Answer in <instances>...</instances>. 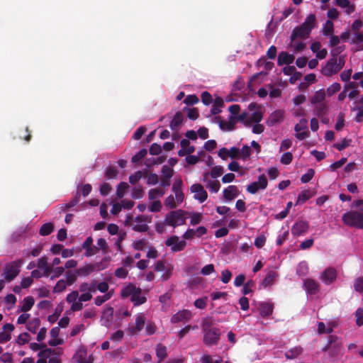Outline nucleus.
I'll return each instance as SVG.
<instances>
[{
  "label": "nucleus",
  "mask_w": 363,
  "mask_h": 363,
  "mask_svg": "<svg viewBox=\"0 0 363 363\" xmlns=\"http://www.w3.org/2000/svg\"><path fill=\"white\" fill-rule=\"evenodd\" d=\"M342 220L344 224L349 227L363 229V212L349 211L342 215Z\"/></svg>",
  "instance_id": "nucleus-1"
},
{
  "label": "nucleus",
  "mask_w": 363,
  "mask_h": 363,
  "mask_svg": "<svg viewBox=\"0 0 363 363\" xmlns=\"http://www.w3.org/2000/svg\"><path fill=\"white\" fill-rule=\"evenodd\" d=\"M186 213H187L186 211L181 209L172 211L166 215L165 223H167L169 226H172L174 228L184 225L186 223Z\"/></svg>",
  "instance_id": "nucleus-2"
},
{
  "label": "nucleus",
  "mask_w": 363,
  "mask_h": 363,
  "mask_svg": "<svg viewBox=\"0 0 363 363\" xmlns=\"http://www.w3.org/2000/svg\"><path fill=\"white\" fill-rule=\"evenodd\" d=\"M22 259H18L5 265L4 277L8 282L13 280L20 273Z\"/></svg>",
  "instance_id": "nucleus-3"
},
{
  "label": "nucleus",
  "mask_w": 363,
  "mask_h": 363,
  "mask_svg": "<svg viewBox=\"0 0 363 363\" xmlns=\"http://www.w3.org/2000/svg\"><path fill=\"white\" fill-rule=\"evenodd\" d=\"M220 335L221 332L218 328L207 330L203 333V342L208 347L217 345L220 341Z\"/></svg>",
  "instance_id": "nucleus-4"
},
{
  "label": "nucleus",
  "mask_w": 363,
  "mask_h": 363,
  "mask_svg": "<svg viewBox=\"0 0 363 363\" xmlns=\"http://www.w3.org/2000/svg\"><path fill=\"white\" fill-rule=\"evenodd\" d=\"M340 71L337 65V54L332 53V57H330L326 62L325 65L321 69V73L326 76L330 77L333 74H337Z\"/></svg>",
  "instance_id": "nucleus-5"
},
{
  "label": "nucleus",
  "mask_w": 363,
  "mask_h": 363,
  "mask_svg": "<svg viewBox=\"0 0 363 363\" xmlns=\"http://www.w3.org/2000/svg\"><path fill=\"white\" fill-rule=\"evenodd\" d=\"M146 321V318L144 313H140L135 317V325H129L127 328V332L130 335H135L140 333L144 328Z\"/></svg>",
  "instance_id": "nucleus-6"
},
{
  "label": "nucleus",
  "mask_w": 363,
  "mask_h": 363,
  "mask_svg": "<svg viewBox=\"0 0 363 363\" xmlns=\"http://www.w3.org/2000/svg\"><path fill=\"white\" fill-rule=\"evenodd\" d=\"M165 245L167 247H171V250L173 252H177L184 250L186 246V242L185 240H179V238L177 235H172L165 241Z\"/></svg>",
  "instance_id": "nucleus-7"
},
{
  "label": "nucleus",
  "mask_w": 363,
  "mask_h": 363,
  "mask_svg": "<svg viewBox=\"0 0 363 363\" xmlns=\"http://www.w3.org/2000/svg\"><path fill=\"white\" fill-rule=\"evenodd\" d=\"M267 184L266 176L264 174L259 175L258 181L254 182L247 186V191L252 194H255L260 189H265Z\"/></svg>",
  "instance_id": "nucleus-8"
},
{
  "label": "nucleus",
  "mask_w": 363,
  "mask_h": 363,
  "mask_svg": "<svg viewBox=\"0 0 363 363\" xmlns=\"http://www.w3.org/2000/svg\"><path fill=\"white\" fill-rule=\"evenodd\" d=\"M337 271L333 267L326 268L320 274V279L326 285L333 284L337 279Z\"/></svg>",
  "instance_id": "nucleus-9"
},
{
  "label": "nucleus",
  "mask_w": 363,
  "mask_h": 363,
  "mask_svg": "<svg viewBox=\"0 0 363 363\" xmlns=\"http://www.w3.org/2000/svg\"><path fill=\"white\" fill-rule=\"evenodd\" d=\"M191 191L194 193V198L200 203L204 202L208 198L207 191L200 184H194L191 186Z\"/></svg>",
  "instance_id": "nucleus-10"
},
{
  "label": "nucleus",
  "mask_w": 363,
  "mask_h": 363,
  "mask_svg": "<svg viewBox=\"0 0 363 363\" xmlns=\"http://www.w3.org/2000/svg\"><path fill=\"white\" fill-rule=\"evenodd\" d=\"M310 34L311 32L301 25L300 26L294 28V29L292 30L290 39L293 43L297 38L307 39Z\"/></svg>",
  "instance_id": "nucleus-11"
},
{
  "label": "nucleus",
  "mask_w": 363,
  "mask_h": 363,
  "mask_svg": "<svg viewBox=\"0 0 363 363\" xmlns=\"http://www.w3.org/2000/svg\"><path fill=\"white\" fill-rule=\"evenodd\" d=\"M284 112L282 110L279 109L274 111L269 115L267 121V125L271 127L275 125L277 123H281L284 120Z\"/></svg>",
  "instance_id": "nucleus-12"
},
{
  "label": "nucleus",
  "mask_w": 363,
  "mask_h": 363,
  "mask_svg": "<svg viewBox=\"0 0 363 363\" xmlns=\"http://www.w3.org/2000/svg\"><path fill=\"white\" fill-rule=\"evenodd\" d=\"M191 318V312L188 310H182L173 315L171 318L172 323H185L189 321Z\"/></svg>",
  "instance_id": "nucleus-13"
},
{
  "label": "nucleus",
  "mask_w": 363,
  "mask_h": 363,
  "mask_svg": "<svg viewBox=\"0 0 363 363\" xmlns=\"http://www.w3.org/2000/svg\"><path fill=\"white\" fill-rule=\"evenodd\" d=\"M309 228L308 222L298 221L296 222L291 228V233L295 236H300L306 233Z\"/></svg>",
  "instance_id": "nucleus-14"
},
{
  "label": "nucleus",
  "mask_w": 363,
  "mask_h": 363,
  "mask_svg": "<svg viewBox=\"0 0 363 363\" xmlns=\"http://www.w3.org/2000/svg\"><path fill=\"white\" fill-rule=\"evenodd\" d=\"M258 310L262 318H267L273 313L274 304L270 302H260L258 305Z\"/></svg>",
  "instance_id": "nucleus-15"
},
{
  "label": "nucleus",
  "mask_w": 363,
  "mask_h": 363,
  "mask_svg": "<svg viewBox=\"0 0 363 363\" xmlns=\"http://www.w3.org/2000/svg\"><path fill=\"white\" fill-rule=\"evenodd\" d=\"M180 145L182 148L178 151V155L180 157L192 154L195 151V147L190 145V142L188 139H182Z\"/></svg>",
  "instance_id": "nucleus-16"
},
{
  "label": "nucleus",
  "mask_w": 363,
  "mask_h": 363,
  "mask_svg": "<svg viewBox=\"0 0 363 363\" xmlns=\"http://www.w3.org/2000/svg\"><path fill=\"white\" fill-rule=\"evenodd\" d=\"M215 121H217L219 123V127L223 130H233L235 128V117L233 116H230V121L227 122L223 120H221L220 116H216L214 118Z\"/></svg>",
  "instance_id": "nucleus-17"
},
{
  "label": "nucleus",
  "mask_w": 363,
  "mask_h": 363,
  "mask_svg": "<svg viewBox=\"0 0 363 363\" xmlns=\"http://www.w3.org/2000/svg\"><path fill=\"white\" fill-rule=\"evenodd\" d=\"M306 291L310 294H316L319 291V284L313 279H306L303 281Z\"/></svg>",
  "instance_id": "nucleus-18"
},
{
  "label": "nucleus",
  "mask_w": 363,
  "mask_h": 363,
  "mask_svg": "<svg viewBox=\"0 0 363 363\" xmlns=\"http://www.w3.org/2000/svg\"><path fill=\"white\" fill-rule=\"evenodd\" d=\"M240 194L238 188L235 185L228 186L223 190V198L227 201H232Z\"/></svg>",
  "instance_id": "nucleus-19"
},
{
  "label": "nucleus",
  "mask_w": 363,
  "mask_h": 363,
  "mask_svg": "<svg viewBox=\"0 0 363 363\" xmlns=\"http://www.w3.org/2000/svg\"><path fill=\"white\" fill-rule=\"evenodd\" d=\"M294 56L288 53L287 52L282 51L278 55L277 65L281 66L283 65H289L294 61Z\"/></svg>",
  "instance_id": "nucleus-20"
},
{
  "label": "nucleus",
  "mask_w": 363,
  "mask_h": 363,
  "mask_svg": "<svg viewBox=\"0 0 363 363\" xmlns=\"http://www.w3.org/2000/svg\"><path fill=\"white\" fill-rule=\"evenodd\" d=\"M113 308L111 306L106 307L104 309L101 316V321L104 322V325L105 326H108L111 325L113 318Z\"/></svg>",
  "instance_id": "nucleus-21"
},
{
  "label": "nucleus",
  "mask_w": 363,
  "mask_h": 363,
  "mask_svg": "<svg viewBox=\"0 0 363 363\" xmlns=\"http://www.w3.org/2000/svg\"><path fill=\"white\" fill-rule=\"evenodd\" d=\"M184 116L181 111H177L170 122L169 126L172 130H177L182 124Z\"/></svg>",
  "instance_id": "nucleus-22"
},
{
  "label": "nucleus",
  "mask_w": 363,
  "mask_h": 363,
  "mask_svg": "<svg viewBox=\"0 0 363 363\" xmlns=\"http://www.w3.org/2000/svg\"><path fill=\"white\" fill-rule=\"evenodd\" d=\"M79 201H80V195H79V192H77L74 197L69 202L60 206V207H59L60 211L64 212V211H67L68 209L77 205L79 203Z\"/></svg>",
  "instance_id": "nucleus-23"
},
{
  "label": "nucleus",
  "mask_w": 363,
  "mask_h": 363,
  "mask_svg": "<svg viewBox=\"0 0 363 363\" xmlns=\"http://www.w3.org/2000/svg\"><path fill=\"white\" fill-rule=\"evenodd\" d=\"M316 17L315 14H309L305 21L301 24L302 26L308 29L311 33L312 30L315 27Z\"/></svg>",
  "instance_id": "nucleus-24"
},
{
  "label": "nucleus",
  "mask_w": 363,
  "mask_h": 363,
  "mask_svg": "<svg viewBox=\"0 0 363 363\" xmlns=\"http://www.w3.org/2000/svg\"><path fill=\"white\" fill-rule=\"evenodd\" d=\"M277 277L278 274L276 272L273 270L269 271L262 281V285L264 287L272 286V284H274Z\"/></svg>",
  "instance_id": "nucleus-25"
},
{
  "label": "nucleus",
  "mask_w": 363,
  "mask_h": 363,
  "mask_svg": "<svg viewBox=\"0 0 363 363\" xmlns=\"http://www.w3.org/2000/svg\"><path fill=\"white\" fill-rule=\"evenodd\" d=\"M79 291L85 293H95L96 291V281L91 283L83 282L79 286Z\"/></svg>",
  "instance_id": "nucleus-26"
},
{
  "label": "nucleus",
  "mask_w": 363,
  "mask_h": 363,
  "mask_svg": "<svg viewBox=\"0 0 363 363\" xmlns=\"http://www.w3.org/2000/svg\"><path fill=\"white\" fill-rule=\"evenodd\" d=\"M325 94H326L324 89H320L317 91L311 98V103L313 105L323 104L322 102L325 100Z\"/></svg>",
  "instance_id": "nucleus-27"
},
{
  "label": "nucleus",
  "mask_w": 363,
  "mask_h": 363,
  "mask_svg": "<svg viewBox=\"0 0 363 363\" xmlns=\"http://www.w3.org/2000/svg\"><path fill=\"white\" fill-rule=\"evenodd\" d=\"M96 269V266L92 264H86L82 267H79L76 270V274L79 276H88Z\"/></svg>",
  "instance_id": "nucleus-28"
},
{
  "label": "nucleus",
  "mask_w": 363,
  "mask_h": 363,
  "mask_svg": "<svg viewBox=\"0 0 363 363\" xmlns=\"http://www.w3.org/2000/svg\"><path fill=\"white\" fill-rule=\"evenodd\" d=\"M35 303V300L32 296H26L23 298V304L21 307V311L26 313L29 311Z\"/></svg>",
  "instance_id": "nucleus-29"
},
{
  "label": "nucleus",
  "mask_w": 363,
  "mask_h": 363,
  "mask_svg": "<svg viewBox=\"0 0 363 363\" xmlns=\"http://www.w3.org/2000/svg\"><path fill=\"white\" fill-rule=\"evenodd\" d=\"M130 299L135 306L141 305L146 301V298L141 295V289L140 288L136 289Z\"/></svg>",
  "instance_id": "nucleus-30"
},
{
  "label": "nucleus",
  "mask_w": 363,
  "mask_h": 363,
  "mask_svg": "<svg viewBox=\"0 0 363 363\" xmlns=\"http://www.w3.org/2000/svg\"><path fill=\"white\" fill-rule=\"evenodd\" d=\"M303 352V348L300 346L295 347L289 350L285 353V357L287 359H293L298 357Z\"/></svg>",
  "instance_id": "nucleus-31"
},
{
  "label": "nucleus",
  "mask_w": 363,
  "mask_h": 363,
  "mask_svg": "<svg viewBox=\"0 0 363 363\" xmlns=\"http://www.w3.org/2000/svg\"><path fill=\"white\" fill-rule=\"evenodd\" d=\"M224 105L223 100L221 97H217L214 100L213 104L211 109V113L212 115H217L221 112L220 107Z\"/></svg>",
  "instance_id": "nucleus-32"
},
{
  "label": "nucleus",
  "mask_w": 363,
  "mask_h": 363,
  "mask_svg": "<svg viewBox=\"0 0 363 363\" xmlns=\"http://www.w3.org/2000/svg\"><path fill=\"white\" fill-rule=\"evenodd\" d=\"M338 340L337 336L330 335L328 338V344L323 348V352H326L330 350L332 347H335L337 350H340L341 345L340 343H336V341Z\"/></svg>",
  "instance_id": "nucleus-33"
},
{
  "label": "nucleus",
  "mask_w": 363,
  "mask_h": 363,
  "mask_svg": "<svg viewBox=\"0 0 363 363\" xmlns=\"http://www.w3.org/2000/svg\"><path fill=\"white\" fill-rule=\"evenodd\" d=\"M113 295V290L108 291L103 296H98L94 298V303L99 306H101L104 302L109 300Z\"/></svg>",
  "instance_id": "nucleus-34"
},
{
  "label": "nucleus",
  "mask_w": 363,
  "mask_h": 363,
  "mask_svg": "<svg viewBox=\"0 0 363 363\" xmlns=\"http://www.w3.org/2000/svg\"><path fill=\"white\" fill-rule=\"evenodd\" d=\"M156 355L159 358V362L164 360L167 355L166 346L159 343L156 346Z\"/></svg>",
  "instance_id": "nucleus-35"
},
{
  "label": "nucleus",
  "mask_w": 363,
  "mask_h": 363,
  "mask_svg": "<svg viewBox=\"0 0 363 363\" xmlns=\"http://www.w3.org/2000/svg\"><path fill=\"white\" fill-rule=\"evenodd\" d=\"M327 111L328 107L324 103L315 105L314 114L319 118H323L326 114Z\"/></svg>",
  "instance_id": "nucleus-36"
},
{
  "label": "nucleus",
  "mask_w": 363,
  "mask_h": 363,
  "mask_svg": "<svg viewBox=\"0 0 363 363\" xmlns=\"http://www.w3.org/2000/svg\"><path fill=\"white\" fill-rule=\"evenodd\" d=\"M54 230V225L52 223H46L43 224L40 230L39 233L42 236H46L50 235Z\"/></svg>",
  "instance_id": "nucleus-37"
},
{
  "label": "nucleus",
  "mask_w": 363,
  "mask_h": 363,
  "mask_svg": "<svg viewBox=\"0 0 363 363\" xmlns=\"http://www.w3.org/2000/svg\"><path fill=\"white\" fill-rule=\"evenodd\" d=\"M334 31V24L330 20L326 21L322 28L323 35L325 36H329L333 34Z\"/></svg>",
  "instance_id": "nucleus-38"
},
{
  "label": "nucleus",
  "mask_w": 363,
  "mask_h": 363,
  "mask_svg": "<svg viewBox=\"0 0 363 363\" xmlns=\"http://www.w3.org/2000/svg\"><path fill=\"white\" fill-rule=\"evenodd\" d=\"M137 289L133 284H130L122 289L121 296L124 298L130 296L131 298Z\"/></svg>",
  "instance_id": "nucleus-39"
},
{
  "label": "nucleus",
  "mask_w": 363,
  "mask_h": 363,
  "mask_svg": "<svg viewBox=\"0 0 363 363\" xmlns=\"http://www.w3.org/2000/svg\"><path fill=\"white\" fill-rule=\"evenodd\" d=\"M40 325V319L38 318H35L28 322V323L26 325V328L32 333H35L37 331V329L39 328Z\"/></svg>",
  "instance_id": "nucleus-40"
},
{
  "label": "nucleus",
  "mask_w": 363,
  "mask_h": 363,
  "mask_svg": "<svg viewBox=\"0 0 363 363\" xmlns=\"http://www.w3.org/2000/svg\"><path fill=\"white\" fill-rule=\"evenodd\" d=\"M206 187L209 189L211 192L217 193L220 188V184L218 180H208Z\"/></svg>",
  "instance_id": "nucleus-41"
},
{
  "label": "nucleus",
  "mask_w": 363,
  "mask_h": 363,
  "mask_svg": "<svg viewBox=\"0 0 363 363\" xmlns=\"http://www.w3.org/2000/svg\"><path fill=\"white\" fill-rule=\"evenodd\" d=\"M164 194V191L162 189H152L148 192V197L150 200H154L158 196H162Z\"/></svg>",
  "instance_id": "nucleus-42"
},
{
  "label": "nucleus",
  "mask_w": 363,
  "mask_h": 363,
  "mask_svg": "<svg viewBox=\"0 0 363 363\" xmlns=\"http://www.w3.org/2000/svg\"><path fill=\"white\" fill-rule=\"evenodd\" d=\"M129 187L126 182H120L117 186L116 195L118 198L121 199L124 196L125 190Z\"/></svg>",
  "instance_id": "nucleus-43"
},
{
  "label": "nucleus",
  "mask_w": 363,
  "mask_h": 363,
  "mask_svg": "<svg viewBox=\"0 0 363 363\" xmlns=\"http://www.w3.org/2000/svg\"><path fill=\"white\" fill-rule=\"evenodd\" d=\"M118 172L114 167H108L105 172V177L108 179H116L118 176Z\"/></svg>",
  "instance_id": "nucleus-44"
},
{
  "label": "nucleus",
  "mask_w": 363,
  "mask_h": 363,
  "mask_svg": "<svg viewBox=\"0 0 363 363\" xmlns=\"http://www.w3.org/2000/svg\"><path fill=\"white\" fill-rule=\"evenodd\" d=\"M240 158L242 160H247L248 158H250V155H251V152H252V150H251V148L250 146L245 145H244L241 150H240Z\"/></svg>",
  "instance_id": "nucleus-45"
},
{
  "label": "nucleus",
  "mask_w": 363,
  "mask_h": 363,
  "mask_svg": "<svg viewBox=\"0 0 363 363\" xmlns=\"http://www.w3.org/2000/svg\"><path fill=\"white\" fill-rule=\"evenodd\" d=\"M184 111H187V117L192 121L196 120L199 116V111L196 108H184Z\"/></svg>",
  "instance_id": "nucleus-46"
},
{
  "label": "nucleus",
  "mask_w": 363,
  "mask_h": 363,
  "mask_svg": "<svg viewBox=\"0 0 363 363\" xmlns=\"http://www.w3.org/2000/svg\"><path fill=\"white\" fill-rule=\"evenodd\" d=\"M354 289L359 294H363V277H359L354 279Z\"/></svg>",
  "instance_id": "nucleus-47"
},
{
  "label": "nucleus",
  "mask_w": 363,
  "mask_h": 363,
  "mask_svg": "<svg viewBox=\"0 0 363 363\" xmlns=\"http://www.w3.org/2000/svg\"><path fill=\"white\" fill-rule=\"evenodd\" d=\"M67 283L64 279L59 280L53 288V293H61L65 290Z\"/></svg>",
  "instance_id": "nucleus-48"
},
{
  "label": "nucleus",
  "mask_w": 363,
  "mask_h": 363,
  "mask_svg": "<svg viewBox=\"0 0 363 363\" xmlns=\"http://www.w3.org/2000/svg\"><path fill=\"white\" fill-rule=\"evenodd\" d=\"M315 171L313 169H308L307 172L302 175L301 182L303 184L309 182L313 177Z\"/></svg>",
  "instance_id": "nucleus-49"
},
{
  "label": "nucleus",
  "mask_w": 363,
  "mask_h": 363,
  "mask_svg": "<svg viewBox=\"0 0 363 363\" xmlns=\"http://www.w3.org/2000/svg\"><path fill=\"white\" fill-rule=\"evenodd\" d=\"M341 89L340 83L335 82L330 85L326 90V93L328 96H333L336 92L339 91Z\"/></svg>",
  "instance_id": "nucleus-50"
},
{
  "label": "nucleus",
  "mask_w": 363,
  "mask_h": 363,
  "mask_svg": "<svg viewBox=\"0 0 363 363\" xmlns=\"http://www.w3.org/2000/svg\"><path fill=\"white\" fill-rule=\"evenodd\" d=\"M144 191L141 186H135L133 189L131 196L135 199H140L144 196Z\"/></svg>",
  "instance_id": "nucleus-51"
},
{
  "label": "nucleus",
  "mask_w": 363,
  "mask_h": 363,
  "mask_svg": "<svg viewBox=\"0 0 363 363\" xmlns=\"http://www.w3.org/2000/svg\"><path fill=\"white\" fill-rule=\"evenodd\" d=\"M147 150L145 148L141 149L136 155L133 156L131 161L133 163H136L140 162L142 159H143L147 155Z\"/></svg>",
  "instance_id": "nucleus-52"
},
{
  "label": "nucleus",
  "mask_w": 363,
  "mask_h": 363,
  "mask_svg": "<svg viewBox=\"0 0 363 363\" xmlns=\"http://www.w3.org/2000/svg\"><path fill=\"white\" fill-rule=\"evenodd\" d=\"M352 142L351 139H343L341 143H335L333 147H335L339 151H342L345 149L347 147L350 146V143Z\"/></svg>",
  "instance_id": "nucleus-53"
},
{
  "label": "nucleus",
  "mask_w": 363,
  "mask_h": 363,
  "mask_svg": "<svg viewBox=\"0 0 363 363\" xmlns=\"http://www.w3.org/2000/svg\"><path fill=\"white\" fill-rule=\"evenodd\" d=\"M78 274L75 273H73L71 271H67L66 272V281L65 282L68 286L72 285L77 280V276Z\"/></svg>",
  "instance_id": "nucleus-54"
},
{
  "label": "nucleus",
  "mask_w": 363,
  "mask_h": 363,
  "mask_svg": "<svg viewBox=\"0 0 363 363\" xmlns=\"http://www.w3.org/2000/svg\"><path fill=\"white\" fill-rule=\"evenodd\" d=\"M310 197L311 195L309 191H302L301 194H299L297 198L296 204L305 203L310 199Z\"/></svg>",
  "instance_id": "nucleus-55"
},
{
  "label": "nucleus",
  "mask_w": 363,
  "mask_h": 363,
  "mask_svg": "<svg viewBox=\"0 0 363 363\" xmlns=\"http://www.w3.org/2000/svg\"><path fill=\"white\" fill-rule=\"evenodd\" d=\"M199 99L195 94H190L186 96L184 100V103L187 106H191L199 102Z\"/></svg>",
  "instance_id": "nucleus-56"
},
{
  "label": "nucleus",
  "mask_w": 363,
  "mask_h": 363,
  "mask_svg": "<svg viewBox=\"0 0 363 363\" xmlns=\"http://www.w3.org/2000/svg\"><path fill=\"white\" fill-rule=\"evenodd\" d=\"M223 172L224 171L223 167L215 166L212 168L210 174L212 178L215 179L222 175Z\"/></svg>",
  "instance_id": "nucleus-57"
},
{
  "label": "nucleus",
  "mask_w": 363,
  "mask_h": 363,
  "mask_svg": "<svg viewBox=\"0 0 363 363\" xmlns=\"http://www.w3.org/2000/svg\"><path fill=\"white\" fill-rule=\"evenodd\" d=\"M293 160V155L291 152H287L282 155L280 159V162L283 164H289Z\"/></svg>",
  "instance_id": "nucleus-58"
},
{
  "label": "nucleus",
  "mask_w": 363,
  "mask_h": 363,
  "mask_svg": "<svg viewBox=\"0 0 363 363\" xmlns=\"http://www.w3.org/2000/svg\"><path fill=\"white\" fill-rule=\"evenodd\" d=\"M347 161V158L342 157L339 161H337L330 165V170L332 172H334L337 170V169L340 168L342 166H343Z\"/></svg>",
  "instance_id": "nucleus-59"
},
{
  "label": "nucleus",
  "mask_w": 363,
  "mask_h": 363,
  "mask_svg": "<svg viewBox=\"0 0 363 363\" xmlns=\"http://www.w3.org/2000/svg\"><path fill=\"white\" fill-rule=\"evenodd\" d=\"M157 331V326L152 322H149L147 323L145 326V334L147 335H152L155 334Z\"/></svg>",
  "instance_id": "nucleus-60"
},
{
  "label": "nucleus",
  "mask_w": 363,
  "mask_h": 363,
  "mask_svg": "<svg viewBox=\"0 0 363 363\" xmlns=\"http://www.w3.org/2000/svg\"><path fill=\"white\" fill-rule=\"evenodd\" d=\"M143 177V174L141 171H137L135 174L130 175L129 177V182L131 184H136L142 177Z\"/></svg>",
  "instance_id": "nucleus-61"
},
{
  "label": "nucleus",
  "mask_w": 363,
  "mask_h": 363,
  "mask_svg": "<svg viewBox=\"0 0 363 363\" xmlns=\"http://www.w3.org/2000/svg\"><path fill=\"white\" fill-rule=\"evenodd\" d=\"M232 277V273L228 269H224L221 272V278L220 280L223 283L227 284L228 283Z\"/></svg>",
  "instance_id": "nucleus-62"
},
{
  "label": "nucleus",
  "mask_w": 363,
  "mask_h": 363,
  "mask_svg": "<svg viewBox=\"0 0 363 363\" xmlns=\"http://www.w3.org/2000/svg\"><path fill=\"white\" fill-rule=\"evenodd\" d=\"M123 336H124L123 331L121 330H118L111 335L110 340L113 342H118L122 340V339L123 338Z\"/></svg>",
  "instance_id": "nucleus-63"
},
{
  "label": "nucleus",
  "mask_w": 363,
  "mask_h": 363,
  "mask_svg": "<svg viewBox=\"0 0 363 363\" xmlns=\"http://www.w3.org/2000/svg\"><path fill=\"white\" fill-rule=\"evenodd\" d=\"M355 315L357 318L356 323L357 325L361 326L363 325V308H358L355 312Z\"/></svg>",
  "instance_id": "nucleus-64"
}]
</instances>
